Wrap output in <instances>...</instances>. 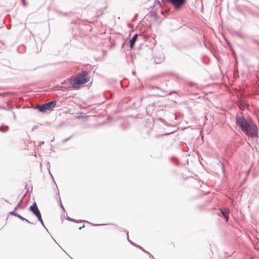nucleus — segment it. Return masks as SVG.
<instances>
[{
    "label": "nucleus",
    "mask_w": 259,
    "mask_h": 259,
    "mask_svg": "<svg viewBox=\"0 0 259 259\" xmlns=\"http://www.w3.org/2000/svg\"><path fill=\"white\" fill-rule=\"evenodd\" d=\"M89 81V77L88 73L85 71H82L75 77L71 78L69 80H65L63 84H67V85L65 87L60 86L59 88L61 90H63V89L67 90L70 88L78 89L81 85Z\"/></svg>",
    "instance_id": "nucleus-1"
},
{
    "label": "nucleus",
    "mask_w": 259,
    "mask_h": 259,
    "mask_svg": "<svg viewBox=\"0 0 259 259\" xmlns=\"http://www.w3.org/2000/svg\"><path fill=\"white\" fill-rule=\"evenodd\" d=\"M236 123L242 130H256V126L250 118L236 117Z\"/></svg>",
    "instance_id": "nucleus-2"
},
{
    "label": "nucleus",
    "mask_w": 259,
    "mask_h": 259,
    "mask_svg": "<svg viewBox=\"0 0 259 259\" xmlns=\"http://www.w3.org/2000/svg\"><path fill=\"white\" fill-rule=\"evenodd\" d=\"M56 105V101H52L48 103H46L42 106L38 107L39 110L41 112H45L54 107Z\"/></svg>",
    "instance_id": "nucleus-3"
},
{
    "label": "nucleus",
    "mask_w": 259,
    "mask_h": 259,
    "mask_svg": "<svg viewBox=\"0 0 259 259\" xmlns=\"http://www.w3.org/2000/svg\"><path fill=\"white\" fill-rule=\"evenodd\" d=\"M186 0H167V1L171 4L175 9L178 10L182 7L185 3Z\"/></svg>",
    "instance_id": "nucleus-4"
},
{
    "label": "nucleus",
    "mask_w": 259,
    "mask_h": 259,
    "mask_svg": "<svg viewBox=\"0 0 259 259\" xmlns=\"http://www.w3.org/2000/svg\"><path fill=\"white\" fill-rule=\"evenodd\" d=\"M29 209L37 217L39 221L42 222L41 213L35 202L30 207Z\"/></svg>",
    "instance_id": "nucleus-5"
},
{
    "label": "nucleus",
    "mask_w": 259,
    "mask_h": 259,
    "mask_svg": "<svg viewBox=\"0 0 259 259\" xmlns=\"http://www.w3.org/2000/svg\"><path fill=\"white\" fill-rule=\"evenodd\" d=\"M220 210L221 211V212L222 215L225 218L226 221L228 222L229 220V214L230 213L229 209L228 208H224V209L221 208Z\"/></svg>",
    "instance_id": "nucleus-6"
},
{
    "label": "nucleus",
    "mask_w": 259,
    "mask_h": 259,
    "mask_svg": "<svg viewBox=\"0 0 259 259\" xmlns=\"http://www.w3.org/2000/svg\"><path fill=\"white\" fill-rule=\"evenodd\" d=\"M245 134L250 136L251 138L257 137L258 136L257 131H243Z\"/></svg>",
    "instance_id": "nucleus-7"
},
{
    "label": "nucleus",
    "mask_w": 259,
    "mask_h": 259,
    "mask_svg": "<svg viewBox=\"0 0 259 259\" xmlns=\"http://www.w3.org/2000/svg\"><path fill=\"white\" fill-rule=\"evenodd\" d=\"M137 37H138V34H136L135 35H134V36L133 37L132 39L130 40V47L131 49H132L134 47L136 41H137Z\"/></svg>",
    "instance_id": "nucleus-8"
},
{
    "label": "nucleus",
    "mask_w": 259,
    "mask_h": 259,
    "mask_svg": "<svg viewBox=\"0 0 259 259\" xmlns=\"http://www.w3.org/2000/svg\"><path fill=\"white\" fill-rule=\"evenodd\" d=\"M14 214H15V215L17 216L18 218H19L21 220L27 221L26 219H25V218L22 217L21 215H20L19 214H16V213H14Z\"/></svg>",
    "instance_id": "nucleus-9"
},
{
    "label": "nucleus",
    "mask_w": 259,
    "mask_h": 259,
    "mask_svg": "<svg viewBox=\"0 0 259 259\" xmlns=\"http://www.w3.org/2000/svg\"><path fill=\"white\" fill-rule=\"evenodd\" d=\"M22 2H23V5L24 6H26L27 4H26V0H22Z\"/></svg>",
    "instance_id": "nucleus-10"
}]
</instances>
